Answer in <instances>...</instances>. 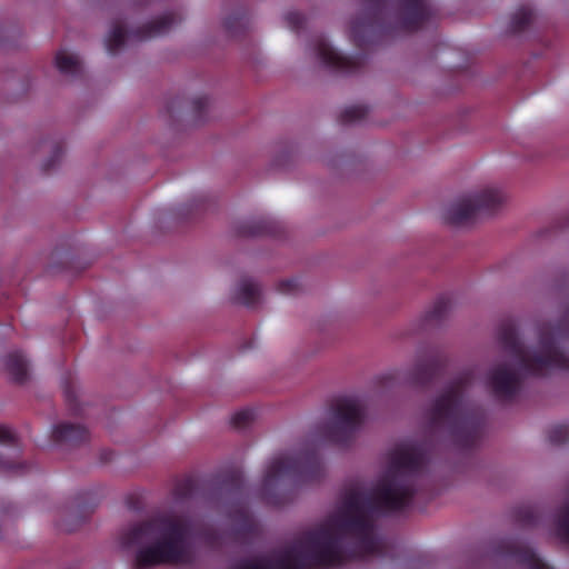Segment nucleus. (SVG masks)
Instances as JSON below:
<instances>
[{
  "label": "nucleus",
  "instance_id": "nucleus-1",
  "mask_svg": "<svg viewBox=\"0 0 569 569\" xmlns=\"http://www.w3.org/2000/svg\"><path fill=\"white\" fill-rule=\"evenodd\" d=\"M429 461L427 443H398L388 452L387 470L372 488L350 486L323 523L303 532L276 558L244 559L236 569H331L379 552L377 519L412 503Z\"/></svg>",
  "mask_w": 569,
  "mask_h": 569
},
{
  "label": "nucleus",
  "instance_id": "nucleus-2",
  "mask_svg": "<svg viewBox=\"0 0 569 569\" xmlns=\"http://www.w3.org/2000/svg\"><path fill=\"white\" fill-rule=\"evenodd\" d=\"M498 340L517 368L499 363L488 372L487 382L498 400L510 401L518 395L525 377H541L552 370L569 371V356L563 352L569 342V307L556 325L543 323L539 328L538 348L531 352L520 342L512 320L500 325Z\"/></svg>",
  "mask_w": 569,
  "mask_h": 569
},
{
  "label": "nucleus",
  "instance_id": "nucleus-3",
  "mask_svg": "<svg viewBox=\"0 0 569 569\" xmlns=\"http://www.w3.org/2000/svg\"><path fill=\"white\" fill-rule=\"evenodd\" d=\"M190 521L171 513H158L147 521L133 525L119 536L123 548L151 543L138 550L134 569H149L158 565H177L188 560L187 540Z\"/></svg>",
  "mask_w": 569,
  "mask_h": 569
},
{
  "label": "nucleus",
  "instance_id": "nucleus-4",
  "mask_svg": "<svg viewBox=\"0 0 569 569\" xmlns=\"http://www.w3.org/2000/svg\"><path fill=\"white\" fill-rule=\"evenodd\" d=\"M361 1L367 7L350 24V37L359 48L366 47L377 36L416 32L436 16L429 0Z\"/></svg>",
  "mask_w": 569,
  "mask_h": 569
},
{
  "label": "nucleus",
  "instance_id": "nucleus-5",
  "mask_svg": "<svg viewBox=\"0 0 569 569\" xmlns=\"http://www.w3.org/2000/svg\"><path fill=\"white\" fill-rule=\"evenodd\" d=\"M473 380V372H461L439 395L430 410L429 421L433 431L443 429L452 442L461 449H472L482 436V412L465 398V390Z\"/></svg>",
  "mask_w": 569,
  "mask_h": 569
},
{
  "label": "nucleus",
  "instance_id": "nucleus-6",
  "mask_svg": "<svg viewBox=\"0 0 569 569\" xmlns=\"http://www.w3.org/2000/svg\"><path fill=\"white\" fill-rule=\"evenodd\" d=\"M320 456L315 449H308L296 456L281 455L268 466L262 480L261 495L271 506H281L286 500L273 493L280 480L292 479L295 482H310L319 480L322 476Z\"/></svg>",
  "mask_w": 569,
  "mask_h": 569
},
{
  "label": "nucleus",
  "instance_id": "nucleus-7",
  "mask_svg": "<svg viewBox=\"0 0 569 569\" xmlns=\"http://www.w3.org/2000/svg\"><path fill=\"white\" fill-rule=\"evenodd\" d=\"M506 196L498 188H485L478 193L462 198L445 209L442 219L450 226H465L478 217L496 213L503 202Z\"/></svg>",
  "mask_w": 569,
  "mask_h": 569
},
{
  "label": "nucleus",
  "instance_id": "nucleus-8",
  "mask_svg": "<svg viewBox=\"0 0 569 569\" xmlns=\"http://www.w3.org/2000/svg\"><path fill=\"white\" fill-rule=\"evenodd\" d=\"M332 420L327 426L328 439L337 445L347 446L355 438L365 420V408L353 397L337 398L332 405Z\"/></svg>",
  "mask_w": 569,
  "mask_h": 569
},
{
  "label": "nucleus",
  "instance_id": "nucleus-9",
  "mask_svg": "<svg viewBox=\"0 0 569 569\" xmlns=\"http://www.w3.org/2000/svg\"><path fill=\"white\" fill-rule=\"evenodd\" d=\"M180 21L181 17L179 14L167 12L132 32H128L121 21H116L104 39L106 50L109 54L114 56L123 48L127 40L144 41L163 36Z\"/></svg>",
  "mask_w": 569,
  "mask_h": 569
},
{
  "label": "nucleus",
  "instance_id": "nucleus-10",
  "mask_svg": "<svg viewBox=\"0 0 569 569\" xmlns=\"http://www.w3.org/2000/svg\"><path fill=\"white\" fill-rule=\"evenodd\" d=\"M312 46L315 54L320 62L335 72L353 74L357 73L365 63L362 56L348 57L338 52L322 34L313 39Z\"/></svg>",
  "mask_w": 569,
  "mask_h": 569
},
{
  "label": "nucleus",
  "instance_id": "nucleus-11",
  "mask_svg": "<svg viewBox=\"0 0 569 569\" xmlns=\"http://www.w3.org/2000/svg\"><path fill=\"white\" fill-rule=\"evenodd\" d=\"M447 367V357L437 349L428 350L417 357L416 363L409 375L415 386L427 387L441 377Z\"/></svg>",
  "mask_w": 569,
  "mask_h": 569
},
{
  "label": "nucleus",
  "instance_id": "nucleus-12",
  "mask_svg": "<svg viewBox=\"0 0 569 569\" xmlns=\"http://www.w3.org/2000/svg\"><path fill=\"white\" fill-rule=\"evenodd\" d=\"M492 552L497 558L512 561L527 569H550L531 548L515 539H502L498 541Z\"/></svg>",
  "mask_w": 569,
  "mask_h": 569
},
{
  "label": "nucleus",
  "instance_id": "nucleus-13",
  "mask_svg": "<svg viewBox=\"0 0 569 569\" xmlns=\"http://www.w3.org/2000/svg\"><path fill=\"white\" fill-rule=\"evenodd\" d=\"M51 438L54 443L77 446L89 439V431L80 425L59 423L53 427Z\"/></svg>",
  "mask_w": 569,
  "mask_h": 569
},
{
  "label": "nucleus",
  "instance_id": "nucleus-14",
  "mask_svg": "<svg viewBox=\"0 0 569 569\" xmlns=\"http://www.w3.org/2000/svg\"><path fill=\"white\" fill-rule=\"evenodd\" d=\"M237 233L241 237L274 236L277 233V224L274 221L266 218L250 219L237 227Z\"/></svg>",
  "mask_w": 569,
  "mask_h": 569
},
{
  "label": "nucleus",
  "instance_id": "nucleus-15",
  "mask_svg": "<svg viewBox=\"0 0 569 569\" xmlns=\"http://www.w3.org/2000/svg\"><path fill=\"white\" fill-rule=\"evenodd\" d=\"M452 301L449 296H439L430 310L423 317V327L437 326L441 323L451 309Z\"/></svg>",
  "mask_w": 569,
  "mask_h": 569
},
{
  "label": "nucleus",
  "instance_id": "nucleus-16",
  "mask_svg": "<svg viewBox=\"0 0 569 569\" xmlns=\"http://www.w3.org/2000/svg\"><path fill=\"white\" fill-rule=\"evenodd\" d=\"M6 369L14 382L23 383L28 379V361L20 351L10 352L6 357Z\"/></svg>",
  "mask_w": 569,
  "mask_h": 569
},
{
  "label": "nucleus",
  "instance_id": "nucleus-17",
  "mask_svg": "<svg viewBox=\"0 0 569 569\" xmlns=\"http://www.w3.org/2000/svg\"><path fill=\"white\" fill-rule=\"evenodd\" d=\"M54 62L57 69L62 74L78 78L83 72V66L79 58L77 56L67 53L64 50L57 52Z\"/></svg>",
  "mask_w": 569,
  "mask_h": 569
},
{
  "label": "nucleus",
  "instance_id": "nucleus-18",
  "mask_svg": "<svg viewBox=\"0 0 569 569\" xmlns=\"http://www.w3.org/2000/svg\"><path fill=\"white\" fill-rule=\"evenodd\" d=\"M261 290L260 287L250 279H242L237 289V301L248 308H253L260 301Z\"/></svg>",
  "mask_w": 569,
  "mask_h": 569
},
{
  "label": "nucleus",
  "instance_id": "nucleus-19",
  "mask_svg": "<svg viewBox=\"0 0 569 569\" xmlns=\"http://www.w3.org/2000/svg\"><path fill=\"white\" fill-rule=\"evenodd\" d=\"M535 12L528 4L520 6L511 16L508 32L519 33L525 31L533 21Z\"/></svg>",
  "mask_w": 569,
  "mask_h": 569
},
{
  "label": "nucleus",
  "instance_id": "nucleus-20",
  "mask_svg": "<svg viewBox=\"0 0 569 569\" xmlns=\"http://www.w3.org/2000/svg\"><path fill=\"white\" fill-rule=\"evenodd\" d=\"M221 487L228 492L242 496L244 490V479L240 470H232L223 476Z\"/></svg>",
  "mask_w": 569,
  "mask_h": 569
},
{
  "label": "nucleus",
  "instance_id": "nucleus-21",
  "mask_svg": "<svg viewBox=\"0 0 569 569\" xmlns=\"http://www.w3.org/2000/svg\"><path fill=\"white\" fill-rule=\"evenodd\" d=\"M198 482L193 477L180 479L173 489V496L177 500H184L196 496Z\"/></svg>",
  "mask_w": 569,
  "mask_h": 569
},
{
  "label": "nucleus",
  "instance_id": "nucleus-22",
  "mask_svg": "<svg viewBox=\"0 0 569 569\" xmlns=\"http://www.w3.org/2000/svg\"><path fill=\"white\" fill-rule=\"evenodd\" d=\"M556 530L560 540L569 545V501L563 505L558 512Z\"/></svg>",
  "mask_w": 569,
  "mask_h": 569
},
{
  "label": "nucleus",
  "instance_id": "nucleus-23",
  "mask_svg": "<svg viewBox=\"0 0 569 569\" xmlns=\"http://www.w3.org/2000/svg\"><path fill=\"white\" fill-rule=\"evenodd\" d=\"M369 109L363 104H355L346 108L339 116V121L343 124L358 122L366 118Z\"/></svg>",
  "mask_w": 569,
  "mask_h": 569
},
{
  "label": "nucleus",
  "instance_id": "nucleus-24",
  "mask_svg": "<svg viewBox=\"0 0 569 569\" xmlns=\"http://www.w3.org/2000/svg\"><path fill=\"white\" fill-rule=\"evenodd\" d=\"M247 22L248 19L244 13L236 12L224 20L223 26L230 36L236 37L244 29Z\"/></svg>",
  "mask_w": 569,
  "mask_h": 569
},
{
  "label": "nucleus",
  "instance_id": "nucleus-25",
  "mask_svg": "<svg viewBox=\"0 0 569 569\" xmlns=\"http://www.w3.org/2000/svg\"><path fill=\"white\" fill-rule=\"evenodd\" d=\"M98 506L97 495L89 491L82 492L77 498V507L81 513H83V519L87 518L90 513H92L93 509Z\"/></svg>",
  "mask_w": 569,
  "mask_h": 569
},
{
  "label": "nucleus",
  "instance_id": "nucleus-26",
  "mask_svg": "<svg viewBox=\"0 0 569 569\" xmlns=\"http://www.w3.org/2000/svg\"><path fill=\"white\" fill-rule=\"evenodd\" d=\"M569 439L568 425H555L548 430V440L552 445H561Z\"/></svg>",
  "mask_w": 569,
  "mask_h": 569
},
{
  "label": "nucleus",
  "instance_id": "nucleus-27",
  "mask_svg": "<svg viewBox=\"0 0 569 569\" xmlns=\"http://www.w3.org/2000/svg\"><path fill=\"white\" fill-rule=\"evenodd\" d=\"M254 419V412L251 409H242L231 417V425L234 429L241 430L247 428Z\"/></svg>",
  "mask_w": 569,
  "mask_h": 569
},
{
  "label": "nucleus",
  "instance_id": "nucleus-28",
  "mask_svg": "<svg viewBox=\"0 0 569 569\" xmlns=\"http://www.w3.org/2000/svg\"><path fill=\"white\" fill-rule=\"evenodd\" d=\"M0 443L12 447L17 455L21 451L16 433L3 425H0Z\"/></svg>",
  "mask_w": 569,
  "mask_h": 569
},
{
  "label": "nucleus",
  "instance_id": "nucleus-29",
  "mask_svg": "<svg viewBox=\"0 0 569 569\" xmlns=\"http://www.w3.org/2000/svg\"><path fill=\"white\" fill-rule=\"evenodd\" d=\"M64 399L70 412L74 416H80L82 413V409L79 406L78 398L76 391L73 390L71 385H67L64 387Z\"/></svg>",
  "mask_w": 569,
  "mask_h": 569
},
{
  "label": "nucleus",
  "instance_id": "nucleus-30",
  "mask_svg": "<svg viewBox=\"0 0 569 569\" xmlns=\"http://www.w3.org/2000/svg\"><path fill=\"white\" fill-rule=\"evenodd\" d=\"M0 470L23 475L28 472L29 465L26 462H16L13 460L3 459L0 457Z\"/></svg>",
  "mask_w": 569,
  "mask_h": 569
},
{
  "label": "nucleus",
  "instance_id": "nucleus-31",
  "mask_svg": "<svg viewBox=\"0 0 569 569\" xmlns=\"http://www.w3.org/2000/svg\"><path fill=\"white\" fill-rule=\"evenodd\" d=\"M277 290L282 295H297L300 291V280L298 278L281 280L277 284Z\"/></svg>",
  "mask_w": 569,
  "mask_h": 569
},
{
  "label": "nucleus",
  "instance_id": "nucleus-32",
  "mask_svg": "<svg viewBox=\"0 0 569 569\" xmlns=\"http://www.w3.org/2000/svg\"><path fill=\"white\" fill-rule=\"evenodd\" d=\"M62 154H63L62 144L60 142L56 143L52 148L50 158L43 162L42 170L44 172H49L51 169H53L57 166V163L61 160Z\"/></svg>",
  "mask_w": 569,
  "mask_h": 569
},
{
  "label": "nucleus",
  "instance_id": "nucleus-33",
  "mask_svg": "<svg viewBox=\"0 0 569 569\" xmlns=\"http://www.w3.org/2000/svg\"><path fill=\"white\" fill-rule=\"evenodd\" d=\"M284 20L287 22V26L292 30V31H299L303 28L305 26V22H306V18L303 14H301L300 12L298 11H289L286 13L284 16Z\"/></svg>",
  "mask_w": 569,
  "mask_h": 569
},
{
  "label": "nucleus",
  "instance_id": "nucleus-34",
  "mask_svg": "<svg viewBox=\"0 0 569 569\" xmlns=\"http://www.w3.org/2000/svg\"><path fill=\"white\" fill-rule=\"evenodd\" d=\"M517 520L523 526H533L537 522V515L531 508H521L516 513Z\"/></svg>",
  "mask_w": 569,
  "mask_h": 569
},
{
  "label": "nucleus",
  "instance_id": "nucleus-35",
  "mask_svg": "<svg viewBox=\"0 0 569 569\" xmlns=\"http://www.w3.org/2000/svg\"><path fill=\"white\" fill-rule=\"evenodd\" d=\"M208 106L209 98L207 96H199L192 100V110L199 120L202 119L203 112L208 108Z\"/></svg>",
  "mask_w": 569,
  "mask_h": 569
},
{
  "label": "nucleus",
  "instance_id": "nucleus-36",
  "mask_svg": "<svg viewBox=\"0 0 569 569\" xmlns=\"http://www.w3.org/2000/svg\"><path fill=\"white\" fill-rule=\"evenodd\" d=\"M204 543L211 548H218L221 545L220 535L214 530H206L201 535Z\"/></svg>",
  "mask_w": 569,
  "mask_h": 569
},
{
  "label": "nucleus",
  "instance_id": "nucleus-37",
  "mask_svg": "<svg viewBox=\"0 0 569 569\" xmlns=\"http://www.w3.org/2000/svg\"><path fill=\"white\" fill-rule=\"evenodd\" d=\"M126 503L130 510H139L141 508V502L139 499H134L133 497L129 496L126 500Z\"/></svg>",
  "mask_w": 569,
  "mask_h": 569
},
{
  "label": "nucleus",
  "instance_id": "nucleus-38",
  "mask_svg": "<svg viewBox=\"0 0 569 569\" xmlns=\"http://www.w3.org/2000/svg\"><path fill=\"white\" fill-rule=\"evenodd\" d=\"M240 512H241V516H242V517L246 519V521H247V520H248L247 512H246L243 509H241V510H240Z\"/></svg>",
  "mask_w": 569,
  "mask_h": 569
}]
</instances>
